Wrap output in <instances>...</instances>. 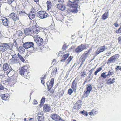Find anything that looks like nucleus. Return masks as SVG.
<instances>
[{
    "instance_id": "60",
    "label": "nucleus",
    "mask_w": 121,
    "mask_h": 121,
    "mask_svg": "<svg viewBox=\"0 0 121 121\" xmlns=\"http://www.w3.org/2000/svg\"><path fill=\"white\" fill-rule=\"evenodd\" d=\"M50 28L52 30H53L54 29V26H50Z\"/></svg>"
},
{
    "instance_id": "59",
    "label": "nucleus",
    "mask_w": 121,
    "mask_h": 121,
    "mask_svg": "<svg viewBox=\"0 0 121 121\" xmlns=\"http://www.w3.org/2000/svg\"><path fill=\"white\" fill-rule=\"evenodd\" d=\"M35 35H34V37L35 38H36V39H37L38 38H39V35H37V34H35Z\"/></svg>"
},
{
    "instance_id": "33",
    "label": "nucleus",
    "mask_w": 121,
    "mask_h": 121,
    "mask_svg": "<svg viewBox=\"0 0 121 121\" xmlns=\"http://www.w3.org/2000/svg\"><path fill=\"white\" fill-rule=\"evenodd\" d=\"M46 74H45L44 76H42V77L41 78V83L43 85H44L45 83L44 80L46 78Z\"/></svg>"
},
{
    "instance_id": "5",
    "label": "nucleus",
    "mask_w": 121,
    "mask_h": 121,
    "mask_svg": "<svg viewBox=\"0 0 121 121\" xmlns=\"http://www.w3.org/2000/svg\"><path fill=\"white\" fill-rule=\"evenodd\" d=\"M37 16L41 19H43L48 16V15L45 11H40L37 12Z\"/></svg>"
},
{
    "instance_id": "9",
    "label": "nucleus",
    "mask_w": 121,
    "mask_h": 121,
    "mask_svg": "<svg viewBox=\"0 0 121 121\" xmlns=\"http://www.w3.org/2000/svg\"><path fill=\"white\" fill-rule=\"evenodd\" d=\"M34 45V43L32 42H26L23 43V47L26 49L29 48L33 47Z\"/></svg>"
},
{
    "instance_id": "58",
    "label": "nucleus",
    "mask_w": 121,
    "mask_h": 121,
    "mask_svg": "<svg viewBox=\"0 0 121 121\" xmlns=\"http://www.w3.org/2000/svg\"><path fill=\"white\" fill-rule=\"evenodd\" d=\"M14 0H8V2L10 4H11L14 1Z\"/></svg>"
},
{
    "instance_id": "49",
    "label": "nucleus",
    "mask_w": 121,
    "mask_h": 121,
    "mask_svg": "<svg viewBox=\"0 0 121 121\" xmlns=\"http://www.w3.org/2000/svg\"><path fill=\"white\" fill-rule=\"evenodd\" d=\"M73 90L71 88L69 89L68 90V93L69 95H71L73 92Z\"/></svg>"
},
{
    "instance_id": "47",
    "label": "nucleus",
    "mask_w": 121,
    "mask_h": 121,
    "mask_svg": "<svg viewBox=\"0 0 121 121\" xmlns=\"http://www.w3.org/2000/svg\"><path fill=\"white\" fill-rule=\"evenodd\" d=\"M25 14V12L24 11H22L19 12V15L20 16H23Z\"/></svg>"
},
{
    "instance_id": "31",
    "label": "nucleus",
    "mask_w": 121,
    "mask_h": 121,
    "mask_svg": "<svg viewBox=\"0 0 121 121\" xmlns=\"http://www.w3.org/2000/svg\"><path fill=\"white\" fill-rule=\"evenodd\" d=\"M11 64H14L19 62V60L18 58H16L11 59Z\"/></svg>"
},
{
    "instance_id": "48",
    "label": "nucleus",
    "mask_w": 121,
    "mask_h": 121,
    "mask_svg": "<svg viewBox=\"0 0 121 121\" xmlns=\"http://www.w3.org/2000/svg\"><path fill=\"white\" fill-rule=\"evenodd\" d=\"M68 46L66 45V44H64L63 46L62 49L63 51H64L66 50V49L68 48Z\"/></svg>"
},
{
    "instance_id": "53",
    "label": "nucleus",
    "mask_w": 121,
    "mask_h": 121,
    "mask_svg": "<svg viewBox=\"0 0 121 121\" xmlns=\"http://www.w3.org/2000/svg\"><path fill=\"white\" fill-rule=\"evenodd\" d=\"M118 42L121 43V35L119 36L118 39Z\"/></svg>"
},
{
    "instance_id": "41",
    "label": "nucleus",
    "mask_w": 121,
    "mask_h": 121,
    "mask_svg": "<svg viewBox=\"0 0 121 121\" xmlns=\"http://www.w3.org/2000/svg\"><path fill=\"white\" fill-rule=\"evenodd\" d=\"M82 51L79 46H78L75 50V52L76 53L80 52Z\"/></svg>"
},
{
    "instance_id": "61",
    "label": "nucleus",
    "mask_w": 121,
    "mask_h": 121,
    "mask_svg": "<svg viewBox=\"0 0 121 121\" xmlns=\"http://www.w3.org/2000/svg\"><path fill=\"white\" fill-rule=\"evenodd\" d=\"M78 78L77 77L73 81H74V82H77L78 81Z\"/></svg>"
},
{
    "instance_id": "22",
    "label": "nucleus",
    "mask_w": 121,
    "mask_h": 121,
    "mask_svg": "<svg viewBox=\"0 0 121 121\" xmlns=\"http://www.w3.org/2000/svg\"><path fill=\"white\" fill-rule=\"evenodd\" d=\"M72 6L73 8H75V9H73L72 10V12L75 13H77L78 12V10L77 9V8L78 6V4L76 3H73L72 4Z\"/></svg>"
},
{
    "instance_id": "32",
    "label": "nucleus",
    "mask_w": 121,
    "mask_h": 121,
    "mask_svg": "<svg viewBox=\"0 0 121 121\" xmlns=\"http://www.w3.org/2000/svg\"><path fill=\"white\" fill-rule=\"evenodd\" d=\"M35 14L32 13H29L28 15V16L29 18L32 20L35 18Z\"/></svg>"
},
{
    "instance_id": "13",
    "label": "nucleus",
    "mask_w": 121,
    "mask_h": 121,
    "mask_svg": "<svg viewBox=\"0 0 121 121\" xmlns=\"http://www.w3.org/2000/svg\"><path fill=\"white\" fill-rule=\"evenodd\" d=\"M3 25L5 26H8L9 24V19L5 17H3L1 18Z\"/></svg>"
},
{
    "instance_id": "46",
    "label": "nucleus",
    "mask_w": 121,
    "mask_h": 121,
    "mask_svg": "<svg viewBox=\"0 0 121 121\" xmlns=\"http://www.w3.org/2000/svg\"><path fill=\"white\" fill-rule=\"evenodd\" d=\"M73 58V57L71 56H70L68 58L67 60V64L69 63L70 62Z\"/></svg>"
},
{
    "instance_id": "36",
    "label": "nucleus",
    "mask_w": 121,
    "mask_h": 121,
    "mask_svg": "<svg viewBox=\"0 0 121 121\" xmlns=\"http://www.w3.org/2000/svg\"><path fill=\"white\" fill-rule=\"evenodd\" d=\"M47 5L48 9H50L51 8L52 6L51 4V2L50 1H47L46 2Z\"/></svg>"
},
{
    "instance_id": "21",
    "label": "nucleus",
    "mask_w": 121,
    "mask_h": 121,
    "mask_svg": "<svg viewBox=\"0 0 121 121\" xmlns=\"http://www.w3.org/2000/svg\"><path fill=\"white\" fill-rule=\"evenodd\" d=\"M77 82H75L74 81L72 82L71 86V87L73 89V91L75 92L77 89Z\"/></svg>"
},
{
    "instance_id": "30",
    "label": "nucleus",
    "mask_w": 121,
    "mask_h": 121,
    "mask_svg": "<svg viewBox=\"0 0 121 121\" xmlns=\"http://www.w3.org/2000/svg\"><path fill=\"white\" fill-rule=\"evenodd\" d=\"M57 72V68L56 67L52 69L51 75L52 76H55Z\"/></svg>"
},
{
    "instance_id": "8",
    "label": "nucleus",
    "mask_w": 121,
    "mask_h": 121,
    "mask_svg": "<svg viewBox=\"0 0 121 121\" xmlns=\"http://www.w3.org/2000/svg\"><path fill=\"white\" fill-rule=\"evenodd\" d=\"M91 50V49H89L83 53L80 58V59L82 62L85 61L86 59L88 56L89 54V53Z\"/></svg>"
},
{
    "instance_id": "45",
    "label": "nucleus",
    "mask_w": 121,
    "mask_h": 121,
    "mask_svg": "<svg viewBox=\"0 0 121 121\" xmlns=\"http://www.w3.org/2000/svg\"><path fill=\"white\" fill-rule=\"evenodd\" d=\"M16 34L18 36H21L22 35V33L21 30H18Z\"/></svg>"
},
{
    "instance_id": "50",
    "label": "nucleus",
    "mask_w": 121,
    "mask_h": 121,
    "mask_svg": "<svg viewBox=\"0 0 121 121\" xmlns=\"http://www.w3.org/2000/svg\"><path fill=\"white\" fill-rule=\"evenodd\" d=\"M29 13H32L34 14H35V9L33 8L31 9V11Z\"/></svg>"
},
{
    "instance_id": "43",
    "label": "nucleus",
    "mask_w": 121,
    "mask_h": 121,
    "mask_svg": "<svg viewBox=\"0 0 121 121\" xmlns=\"http://www.w3.org/2000/svg\"><path fill=\"white\" fill-rule=\"evenodd\" d=\"M101 77L105 79L108 76L107 75V74H106V72H103L101 73Z\"/></svg>"
},
{
    "instance_id": "51",
    "label": "nucleus",
    "mask_w": 121,
    "mask_h": 121,
    "mask_svg": "<svg viewBox=\"0 0 121 121\" xmlns=\"http://www.w3.org/2000/svg\"><path fill=\"white\" fill-rule=\"evenodd\" d=\"M115 69L116 70H121V66H117V67L115 68Z\"/></svg>"
},
{
    "instance_id": "19",
    "label": "nucleus",
    "mask_w": 121,
    "mask_h": 121,
    "mask_svg": "<svg viewBox=\"0 0 121 121\" xmlns=\"http://www.w3.org/2000/svg\"><path fill=\"white\" fill-rule=\"evenodd\" d=\"M57 7L58 9L62 11L65 10V6L63 4H57Z\"/></svg>"
},
{
    "instance_id": "39",
    "label": "nucleus",
    "mask_w": 121,
    "mask_h": 121,
    "mask_svg": "<svg viewBox=\"0 0 121 121\" xmlns=\"http://www.w3.org/2000/svg\"><path fill=\"white\" fill-rule=\"evenodd\" d=\"M102 69V67H99V68H97V69L95 71V72L94 73V74L95 75H96L97 73L101 71Z\"/></svg>"
},
{
    "instance_id": "23",
    "label": "nucleus",
    "mask_w": 121,
    "mask_h": 121,
    "mask_svg": "<svg viewBox=\"0 0 121 121\" xmlns=\"http://www.w3.org/2000/svg\"><path fill=\"white\" fill-rule=\"evenodd\" d=\"M10 69H9V67L8 63H5L3 64V69L4 71L6 72Z\"/></svg>"
},
{
    "instance_id": "37",
    "label": "nucleus",
    "mask_w": 121,
    "mask_h": 121,
    "mask_svg": "<svg viewBox=\"0 0 121 121\" xmlns=\"http://www.w3.org/2000/svg\"><path fill=\"white\" fill-rule=\"evenodd\" d=\"M17 56L20 60L22 62H24L25 60L23 57L19 53L17 54Z\"/></svg>"
},
{
    "instance_id": "6",
    "label": "nucleus",
    "mask_w": 121,
    "mask_h": 121,
    "mask_svg": "<svg viewBox=\"0 0 121 121\" xmlns=\"http://www.w3.org/2000/svg\"><path fill=\"white\" fill-rule=\"evenodd\" d=\"M119 56V54H116L112 56L108 60L107 63L108 64L110 63H114L116 60L118 58Z\"/></svg>"
},
{
    "instance_id": "10",
    "label": "nucleus",
    "mask_w": 121,
    "mask_h": 121,
    "mask_svg": "<svg viewBox=\"0 0 121 121\" xmlns=\"http://www.w3.org/2000/svg\"><path fill=\"white\" fill-rule=\"evenodd\" d=\"M106 49L105 45L101 46L99 47L97 50L95 51V56H96L100 53L104 52Z\"/></svg>"
},
{
    "instance_id": "20",
    "label": "nucleus",
    "mask_w": 121,
    "mask_h": 121,
    "mask_svg": "<svg viewBox=\"0 0 121 121\" xmlns=\"http://www.w3.org/2000/svg\"><path fill=\"white\" fill-rule=\"evenodd\" d=\"M43 111L45 112H49L50 110V107L48 104H45L44 105L43 108Z\"/></svg>"
},
{
    "instance_id": "3",
    "label": "nucleus",
    "mask_w": 121,
    "mask_h": 121,
    "mask_svg": "<svg viewBox=\"0 0 121 121\" xmlns=\"http://www.w3.org/2000/svg\"><path fill=\"white\" fill-rule=\"evenodd\" d=\"M82 101L81 100H78L74 104L73 106L72 110L74 112L78 111L81 107Z\"/></svg>"
},
{
    "instance_id": "16",
    "label": "nucleus",
    "mask_w": 121,
    "mask_h": 121,
    "mask_svg": "<svg viewBox=\"0 0 121 121\" xmlns=\"http://www.w3.org/2000/svg\"><path fill=\"white\" fill-rule=\"evenodd\" d=\"M51 118L53 119L56 121L60 120V117L57 114H53L51 116Z\"/></svg>"
},
{
    "instance_id": "63",
    "label": "nucleus",
    "mask_w": 121,
    "mask_h": 121,
    "mask_svg": "<svg viewBox=\"0 0 121 121\" xmlns=\"http://www.w3.org/2000/svg\"><path fill=\"white\" fill-rule=\"evenodd\" d=\"M34 104H36L38 103V102H37V101L35 100H34Z\"/></svg>"
},
{
    "instance_id": "14",
    "label": "nucleus",
    "mask_w": 121,
    "mask_h": 121,
    "mask_svg": "<svg viewBox=\"0 0 121 121\" xmlns=\"http://www.w3.org/2000/svg\"><path fill=\"white\" fill-rule=\"evenodd\" d=\"M36 44L38 46H39L43 43V39L41 38H38L35 40Z\"/></svg>"
},
{
    "instance_id": "54",
    "label": "nucleus",
    "mask_w": 121,
    "mask_h": 121,
    "mask_svg": "<svg viewBox=\"0 0 121 121\" xmlns=\"http://www.w3.org/2000/svg\"><path fill=\"white\" fill-rule=\"evenodd\" d=\"M87 113V112L86 111H85L84 110H83V111H81L80 112V113Z\"/></svg>"
},
{
    "instance_id": "44",
    "label": "nucleus",
    "mask_w": 121,
    "mask_h": 121,
    "mask_svg": "<svg viewBox=\"0 0 121 121\" xmlns=\"http://www.w3.org/2000/svg\"><path fill=\"white\" fill-rule=\"evenodd\" d=\"M108 73L107 74L108 76H110L113 74L114 73L113 71L112 70H110L108 71Z\"/></svg>"
},
{
    "instance_id": "56",
    "label": "nucleus",
    "mask_w": 121,
    "mask_h": 121,
    "mask_svg": "<svg viewBox=\"0 0 121 121\" xmlns=\"http://www.w3.org/2000/svg\"><path fill=\"white\" fill-rule=\"evenodd\" d=\"M12 58L13 59V58L15 59V58H18L17 57V55L16 54H15L14 55H12Z\"/></svg>"
},
{
    "instance_id": "34",
    "label": "nucleus",
    "mask_w": 121,
    "mask_h": 121,
    "mask_svg": "<svg viewBox=\"0 0 121 121\" xmlns=\"http://www.w3.org/2000/svg\"><path fill=\"white\" fill-rule=\"evenodd\" d=\"M69 55V53H67L63 55L61 61H63L64 60H65L68 57Z\"/></svg>"
},
{
    "instance_id": "17",
    "label": "nucleus",
    "mask_w": 121,
    "mask_h": 121,
    "mask_svg": "<svg viewBox=\"0 0 121 121\" xmlns=\"http://www.w3.org/2000/svg\"><path fill=\"white\" fill-rule=\"evenodd\" d=\"M5 72L6 73V75H8V78H11L14 74V71L11 70L10 69H9L8 70Z\"/></svg>"
},
{
    "instance_id": "18",
    "label": "nucleus",
    "mask_w": 121,
    "mask_h": 121,
    "mask_svg": "<svg viewBox=\"0 0 121 121\" xmlns=\"http://www.w3.org/2000/svg\"><path fill=\"white\" fill-rule=\"evenodd\" d=\"M1 96L2 99L5 100H8L10 97L9 95L8 94H2Z\"/></svg>"
},
{
    "instance_id": "42",
    "label": "nucleus",
    "mask_w": 121,
    "mask_h": 121,
    "mask_svg": "<svg viewBox=\"0 0 121 121\" xmlns=\"http://www.w3.org/2000/svg\"><path fill=\"white\" fill-rule=\"evenodd\" d=\"M37 24L36 21L35 20H32L30 22V24L32 26H36V24Z\"/></svg>"
},
{
    "instance_id": "7",
    "label": "nucleus",
    "mask_w": 121,
    "mask_h": 121,
    "mask_svg": "<svg viewBox=\"0 0 121 121\" xmlns=\"http://www.w3.org/2000/svg\"><path fill=\"white\" fill-rule=\"evenodd\" d=\"M8 17L13 19L14 22L19 21V18L17 14L14 12L12 13L9 15Z\"/></svg>"
},
{
    "instance_id": "4",
    "label": "nucleus",
    "mask_w": 121,
    "mask_h": 121,
    "mask_svg": "<svg viewBox=\"0 0 121 121\" xmlns=\"http://www.w3.org/2000/svg\"><path fill=\"white\" fill-rule=\"evenodd\" d=\"M86 87L85 90L83 94V97L85 98L87 97L92 89L91 85L89 84L86 85Z\"/></svg>"
},
{
    "instance_id": "38",
    "label": "nucleus",
    "mask_w": 121,
    "mask_h": 121,
    "mask_svg": "<svg viewBox=\"0 0 121 121\" xmlns=\"http://www.w3.org/2000/svg\"><path fill=\"white\" fill-rule=\"evenodd\" d=\"M102 69V67H99V68H97V69L95 71V72L94 73V74L95 75H96L97 73L101 71Z\"/></svg>"
},
{
    "instance_id": "26",
    "label": "nucleus",
    "mask_w": 121,
    "mask_h": 121,
    "mask_svg": "<svg viewBox=\"0 0 121 121\" xmlns=\"http://www.w3.org/2000/svg\"><path fill=\"white\" fill-rule=\"evenodd\" d=\"M23 46H20L18 48L19 52L21 54H23L25 52V50Z\"/></svg>"
},
{
    "instance_id": "11",
    "label": "nucleus",
    "mask_w": 121,
    "mask_h": 121,
    "mask_svg": "<svg viewBox=\"0 0 121 121\" xmlns=\"http://www.w3.org/2000/svg\"><path fill=\"white\" fill-rule=\"evenodd\" d=\"M5 81L6 82H8V84L10 86H13L16 82L13 78H8Z\"/></svg>"
},
{
    "instance_id": "27",
    "label": "nucleus",
    "mask_w": 121,
    "mask_h": 121,
    "mask_svg": "<svg viewBox=\"0 0 121 121\" xmlns=\"http://www.w3.org/2000/svg\"><path fill=\"white\" fill-rule=\"evenodd\" d=\"M38 121H44L43 114H38Z\"/></svg>"
},
{
    "instance_id": "40",
    "label": "nucleus",
    "mask_w": 121,
    "mask_h": 121,
    "mask_svg": "<svg viewBox=\"0 0 121 121\" xmlns=\"http://www.w3.org/2000/svg\"><path fill=\"white\" fill-rule=\"evenodd\" d=\"M86 75V73L85 70H84L81 73L80 77L82 78H84Z\"/></svg>"
},
{
    "instance_id": "64",
    "label": "nucleus",
    "mask_w": 121,
    "mask_h": 121,
    "mask_svg": "<svg viewBox=\"0 0 121 121\" xmlns=\"http://www.w3.org/2000/svg\"><path fill=\"white\" fill-rule=\"evenodd\" d=\"M30 121H34V119L32 118H30Z\"/></svg>"
},
{
    "instance_id": "28",
    "label": "nucleus",
    "mask_w": 121,
    "mask_h": 121,
    "mask_svg": "<svg viewBox=\"0 0 121 121\" xmlns=\"http://www.w3.org/2000/svg\"><path fill=\"white\" fill-rule=\"evenodd\" d=\"M45 97L43 96L41 99L40 103L39 104V107L40 108H41L44 104L45 102Z\"/></svg>"
},
{
    "instance_id": "2",
    "label": "nucleus",
    "mask_w": 121,
    "mask_h": 121,
    "mask_svg": "<svg viewBox=\"0 0 121 121\" xmlns=\"http://www.w3.org/2000/svg\"><path fill=\"white\" fill-rule=\"evenodd\" d=\"M13 44L10 43H3L0 47V50L2 52L6 51L7 49H12Z\"/></svg>"
},
{
    "instance_id": "25",
    "label": "nucleus",
    "mask_w": 121,
    "mask_h": 121,
    "mask_svg": "<svg viewBox=\"0 0 121 121\" xmlns=\"http://www.w3.org/2000/svg\"><path fill=\"white\" fill-rule=\"evenodd\" d=\"M24 33L26 35H31L32 30L29 28L26 29L24 30Z\"/></svg>"
},
{
    "instance_id": "29",
    "label": "nucleus",
    "mask_w": 121,
    "mask_h": 121,
    "mask_svg": "<svg viewBox=\"0 0 121 121\" xmlns=\"http://www.w3.org/2000/svg\"><path fill=\"white\" fill-rule=\"evenodd\" d=\"M108 11L107 12H105L102 16V19L103 20H105L108 17Z\"/></svg>"
},
{
    "instance_id": "24",
    "label": "nucleus",
    "mask_w": 121,
    "mask_h": 121,
    "mask_svg": "<svg viewBox=\"0 0 121 121\" xmlns=\"http://www.w3.org/2000/svg\"><path fill=\"white\" fill-rule=\"evenodd\" d=\"M115 81V78H110L106 82L107 84L108 85H111L114 83Z\"/></svg>"
},
{
    "instance_id": "57",
    "label": "nucleus",
    "mask_w": 121,
    "mask_h": 121,
    "mask_svg": "<svg viewBox=\"0 0 121 121\" xmlns=\"http://www.w3.org/2000/svg\"><path fill=\"white\" fill-rule=\"evenodd\" d=\"M95 67H95V68L92 69L91 70L89 71V72H91L90 73V75L92 73L93 70H94L95 68Z\"/></svg>"
},
{
    "instance_id": "35",
    "label": "nucleus",
    "mask_w": 121,
    "mask_h": 121,
    "mask_svg": "<svg viewBox=\"0 0 121 121\" xmlns=\"http://www.w3.org/2000/svg\"><path fill=\"white\" fill-rule=\"evenodd\" d=\"M86 44L85 43L82 44L79 46L80 47L82 51L84 50L86 48Z\"/></svg>"
},
{
    "instance_id": "12",
    "label": "nucleus",
    "mask_w": 121,
    "mask_h": 121,
    "mask_svg": "<svg viewBox=\"0 0 121 121\" xmlns=\"http://www.w3.org/2000/svg\"><path fill=\"white\" fill-rule=\"evenodd\" d=\"M41 28L38 25L32 26V29L33 33L35 34H37L40 31Z\"/></svg>"
},
{
    "instance_id": "52",
    "label": "nucleus",
    "mask_w": 121,
    "mask_h": 121,
    "mask_svg": "<svg viewBox=\"0 0 121 121\" xmlns=\"http://www.w3.org/2000/svg\"><path fill=\"white\" fill-rule=\"evenodd\" d=\"M56 60L55 59H53L52 63V65H54L56 64Z\"/></svg>"
},
{
    "instance_id": "1",
    "label": "nucleus",
    "mask_w": 121,
    "mask_h": 121,
    "mask_svg": "<svg viewBox=\"0 0 121 121\" xmlns=\"http://www.w3.org/2000/svg\"><path fill=\"white\" fill-rule=\"evenodd\" d=\"M28 68V65H24L23 67H21L20 71V74L25 78L27 79L30 78V75L29 72L27 71Z\"/></svg>"
},
{
    "instance_id": "15",
    "label": "nucleus",
    "mask_w": 121,
    "mask_h": 121,
    "mask_svg": "<svg viewBox=\"0 0 121 121\" xmlns=\"http://www.w3.org/2000/svg\"><path fill=\"white\" fill-rule=\"evenodd\" d=\"M54 82V79L52 78L51 79L48 85L47 84L48 91H49L53 87Z\"/></svg>"
},
{
    "instance_id": "62",
    "label": "nucleus",
    "mask_w": 121,
    "mask_h": 121,
    "mask_svg": "<svg viewBox=\"0 0 121 121\" xmlns=\"http://www.w3.org/2000/svg\"><path fill=\"white\" fill-rule=\"evenodd\" d=\"M4 89V87L2 86L1 85H0V90H3Z\"/></svg>"
},
{
    "instance_id": "55",
    "label": "nucleus",
    "mask_w": 121,
    "mask_h": 121,
    "mask_svg": "<svg viewBox=\"0 0 121 121\" xmlns=\"http://www.w3.org/2000/svg\"><path fill=\"white\" fill-rule=\"evenodd\" d=\"M114 25L116 27H117L119 26V25L117 22H116L114 24Z\"/></svg>"
}]
</instances>
